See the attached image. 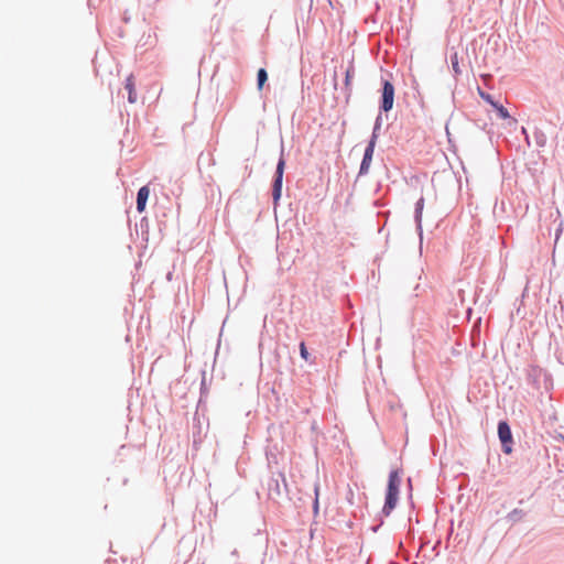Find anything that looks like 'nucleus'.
<instances>
[{
    "mask_svg": "<svg viewBox=\"0 0 564 564\" xmlns=\"http://www.w3.org/2000/svg\"><path fill=\"white\" fill-rule=\"evenodd\" d=\"M401 486V469H392L389 473L388 484L386 489L384 503L381 509L383 516L388 517L395 509Z\"/></svg>",
    "mask_w": 564,
    "mask_h": 564,
    "instance_id": "1",
    "label": "nucleus"
},
{
    "mask_svg": "<svg viewBox=\"0 0 564 564\" xmlns=\"http://www.w3.org/2000/svg\"><path fill=\"white\" fill-rule=\"evenodd\" d=\"M285 170V159H284V145L281 144L280 158L278 160L275 171L272 178V200L273 205L276 206L282 196V187H283V174Z\"/></svg>",
    "mask_w": 564,
    "mask_h": 564,
    "instance_id": "2",
    "label": "nucleus"
},
{
    "mask_svg": "<svg viewBox=\"0 0 564 564\" xmlns=\"http://www.w3.org/2000/svg\"><path fill=\"white\" fill-rule=\"evenodd\" d=\"M395 89L389 79H381L379 110L380 113H388L392 110L394 104Z\"/></svg>",
    "mask_w": 564,
    "mask_h": 564,
    "instance_id": "3",
    "label": "nucleus"
},
{
    "mask_svg": "<svg viewBox=\"0 0 564 564\" xmlns=\"http://www.w3.org/2000/svg\"><path fill=\"white\" fill-rule=\"evenodd\" d=\"M497 432H498L499 441L501 443L502 452L507 455L511 454L514 442H513L512 431H511V427H510L508 421H506V420L499 421Z\"/></svg>",
    "mask_w": 564,
    "mask_h": 564,
    "instance_id": "4",
    "label": "nucleus"
},
{
    "mask_svg": "<svg viewBox=\"0 0 564 564\" xmlns=\"http://www.w3.org/2000/svg\"><path fill=\"white\" fill-rule=\"evenodd\" d=\"M149 195H150V188L148 185H144L138 189V193H137V210H138V213H143L145 210Z\"/></svg>",
    "mask_w": 564,
    "mask_h": 564,
    "instance_id": "5",
    "label": "nucleus"
},
{
    "mask_svg": "<svg viewBox=\"0 0 564 564\" xmlns=\"http://www.w3.org/2000/svg\"><path fill=\"white\" fill-rule=\"evenodd\" d=\"M423 209H424V197L421 196L416 203H415V207H414V221H415V225H416V230L419 231V235L420 237H422V214H423Z\"/></svg>",
    "mask_w": 564,
    "mask_h": 564,
    "instance_id": "6",
    "label": "nucleus"
},
{
    "mask_svg": "<svg viewBox=\"0 0 564 564\" xmlns=\"http://www.w3.org/2000/svg\"><path fill=\"white\" fill-rule=\"evenodd\" d=\"M280 477L282 479V485L279 482L278 479H271L270 482H269V495L271 497H273L274 495L275 496H281L282 495V487L284 488V490H286V480H285V477L283 474H280Z\"/></svg>",
    "mask_w": 564,
    "mask_h": 564,
    "instance_id": "7",
    "label": "nucleus"
},
{
    "mask_svg": "<svg viewBox=\"0 0 564 564\" xmlns=\"http://www.w3.org/2000/svg\"><path fill=\"white\" fill-rule=\"evenodd\" d=\"M124 88L128 90V101L134 104L137 101V93L134 89V80L132 76L126 79Z\"/></svg>",
    "mask_w": 564,
    "mask_h": 564,
    "instance_id": "8",
    "label": "nucleus"
},
{
    "mask_svg": "<svg viewBox=\"0 0 564 564\" xmlns=\"http://www.w3.org/2000/svg\"><path fill=\"white\" fill-rule=\"evenodd\" d=\"M533 139H534L536 147H539V148H544L546 144V141H547L546 134L539 128H534Z\"/></svg>",
    "mask_w": 564,
    "mask_h": 564,
    "instance_id": "9",
    "label": "nucleus"
},
{
    "mask_svg": "<svg viewBox=\"0 0 564 564\" xmlns=\"http://www.w3.org/2000/svg\"><path fill=\"white\" fill-rule=\"evenodd\" d=\"M355 74V67L352 64L348 66V68L345 72V90L347 91V95L349 96L351 93V79Z\"/></svg>",
    "mask_w": 564,
    "mask_h": 564,
    "instance_id": "10",
    "label": "nucleus"
},
{
    "mask_svg": "<svg viewBox=\"0 0 564 564\" xmlns=\"http://www.w3.org/2000/svg\"><path fill=\"white\" fill-rule=\"evenodd\" d=\"M449 61L454 73V77L457 78L462 74V69L459 67L458 54L456 51L451 53Z\"/></svg>",
    "mask_w": 564,
    "mask_h": 564,
    "instance_id": "11",
    "label": "nucleus"
},
{
    "mask_svg": "<svg viewBox=\"0 0 564 564\" xmlns=\"http://www.w3.org/2000/svg\"><path fill=\"white\" fill-rule=\"evenodd\" d=\"M525 516V512L522 509H513L507 514V519L513 523L522 520Z\"/></svg>",
    "mask_w": 564,
    "mask_h": 564,
    "instance_id": "12",
    "label": "nucleus"
},
{
    "mask_svg": "<svg viewBox=\"0 0 564 564\" xmlns=\"http://www.w3.org/2000/svg\"><path fill=\"white\" fill-rule=\"evenodd\" d=\"M268 80V73L264 68H259L257 72V88L261 90Z\"/></svg>",
    "mask_w": 564,
    "mask_h": 564,
    "instance_id": "13",
    "label": "nucleus"
},
{
    "mask_svg": "<svg viewBox=\"0 0 564 564\" xmlns=\"http://www.w3.org/2000/svg\"><path fill=\"white\" fill-rule=\"evenodd\" d=\"M371 162H372V159L362 156V160H361V163L359 166L358 176H364V175L368 174Z\"/></svg>",
    "mask_w": 564,
    "mask_h": 564,
    "instance_id": "14",
    "label": "nucleus"
},
{
    "mask_svg": "<svg viewBox=\"0 0 564 564\" xmlns=\"http://www.w3.org/2000/svg\"><path fill=\"white\" fill-rule=\"evenodd\" d=\"M492 107L496 109L497 115L501 119L510 118V113L506 107H503L499 101H496Z\"/></svg>",
    "mask_w": 564,
    "mask_h": 564,
    "instance_id": "15",
    "label": "nucleus"
},
{
    "mask_svg": "<svg viewBox=\"0 0 564 564\" xmlns=\"http://www.w3.org/2000/svg\"><path fill=\"white\" fill-rule=\"evenodd\" d=\"M299 348H300V356H301V358L304 359L307 362H313L312 359H311V354L308 352L304 341L300 343Z\"/></svg>",
    "mask_w": 564,
    "mask_h": 564,
    "instance_id": "16",
    "label": "nucleus"
},
{
    "mask_svg": "<svg viewBox=\"0 0 564 564\" xmlns=\"http://www.w3.org/2000/svg\"><path fill=\"white\" fill-rule=\"evenodd\" d=\"M375 148H376V143L368 141V144H367V147L365 149V152H364L362 156L372 159L373 158Z\"/></svg>",
    "mask_w": 564,
    "mask_h": 564,
    "instance_id": "17",
    "label": "nucleus"
},
{
    "mask_svg": "<svg viewBox=\"0 0 564 564\" xmlns=\"http://www.w3.org/2000/svg\"><path fill=\"white\" fill-rule=\"evenodd\" d=\"M479 95H480L481 99H484L490 106H492L497 101L492 95L485 93L482 90H479Z\"/></svg>",
    "mask_w": 564,
    "mask_h": 564,
    "instance_id": "18",
    "label": "nucleus"
},
{
    "mask_svg": "<svg viewBox=\"0 0 564 564\" xmlns=\"http://www.w3.org/2000/svg\"><path fill=\"white\" fill-rule=\"evenodd\" d=\"M230 560L232 564H242V562L240 561V553L237 549L231 550Z\"/></svg>",
    "mask_w": 564,
    "mask_h": 564,
    "instance_id": "19",
    "label": "nucleus"
},
{
    "mask_svg": "<svg viewBox=\"0 0 564 564\" xmlns=\"http://www.w3.org/2000/svg\"><path fill=\"white\" fill-rule=\"evenodd\" d=\"M314 491H315V499L313 501V510H314V513H317L318 512V507H319V503H318V485H315Z\"/></svg>",
    "mask_w": 564,
    "mask_h": 564,
    "instance_id": "20",
    "label": "nucleus"
},
{
    "mask_svg": "<svg viewBox=\"0 0 564 564\" xmlns=\"http://www.w3.org/2000/svg\"><path fill=\"white\" fill-rule=\"evenodd\" d=\"M380 130L381 129H377L376 127H373L372 133H371L370 139H369L370 142L377 143V140H378L379 134H380Z\"/></svg>",
    "mask_w": 564,
    "mask_h": 564,
    "instance_id": "21",
    "label": "nucleus"
},
{
    "mask_svg": "<svg viewBox=\"0 0 564 564\" xmlns=\"http://www.w3.org/2000/svg\"><path fill=\"white\" fill-rule=\"evenodd\" d=\"M380 130L381 129H377L376 127H373L372 133H371L370 139H369L370 142L377 143V140H378L379 134H380Z\"/></svg>",
    "mask_w": 564,
    "mask_h": 564,
    "instance_id": "22",
    "label": "nucleus"
},
{
    "mask_svg": "<svg viewBox=\"0 0 564 564\" xmlns=\"http://www.w3.org/2000/svg\"><path fill=\"white\" fill-rule=\"evenodd\" d=\"M382 115L383 113H378L376 119H375V123H373V127H376L377 129H381L382 127Z\"/></svg>",
    "mask_w": 564,
    "mask_h": 564,
    "instance_id": "23",
    "label": "nucleus"
},
{
    "mask_svg": "<svg viewBox=\"0 0 564 564\" xmlns=\"http://www.w3.org/2000/svg\"><path fill=\"white\" fill-rule=\"evenodd\" d=\"M381 524H382V522H381L379 525L372 527V528H371V529H372V531H373V532H377V531H378V529H379V527H380Z\"/></svg>",
    "mask_w": 564,
    "mask_h": 564,
    "instance_id": "24",
    "label": "nucleus"
},
{
    "mask_svg": "<svg viewBox=\"0 0 564 564\" xmlns=\"http://www.w3.org/2000/svg\"><path fill=\"white\" fill-rule=\"evenodd\" d=\"M522 131H523V133L525 134V139H527V141H529V135L527 134L525 129L523 128V129H522Z\"/></svg>",
    "mask_w": 564,
    "mask_h": 564,
    "instance_id": "25",
    "label": "nucleus"
},
{
    "mask_svg": "<svg viewBox=\"0 0 564 564\" xmlns=\"http://www.w3.org/2000/svg\"><path fill=\"white\" fill-rule=\"evenodd\" d=\"M123 20H124V22H129L130 19H129V17H124Z\"/></svg>",
    "mask_w": 564,
    "mask_h": 564,
    "instance_id": "26",
    "label": "nucleus"
},
{
    "mask_svg": "<svg viewBox=\"0 0 564 564\" xmlns=\"http://www.w3.org/2000/svg\"><path fill=\"white\" fill-rule=\"evenodd\" d=\"M561 232V229H557V232L555 234V237H558Z\"/></svg>",
    "mask_w": 564,
    "mask_h": 564,
    "instance_id": "27",
    "label": "nucleus"
},
{
    "mask_svg": "<svg viewBox=\"0 0 564 564\" xmlns=\"http://www.w3.org/2000/svg\"><path fill=\"white\" fill-rule=\"evenodd\" d=\"M561 232V229H557V232L555 234V237H558Z\"/></svg>",
    "mask_w": 564,
    "mask_h": 564,
    "instance_id": "28",
    "label": "nucleus"
},
{
    "mask_svg": "<svg viewBox=\"0 0 564 564\" xmlns=\"http://www.w3.org/2000/svg\"><path fill=\"white\" fill-rule=\"evenodd\" d=\"M561 232V229H557V232L555 234V237H558Z\"/></svg>",
    "mask_w": 564,
    "mask_h": 564,
    "instance_id": "29",
    "label": "nucleus"
}]
</instances>
